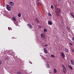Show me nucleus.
Masks as SVG:
<instances>
[{"mask_svg":"<svg viewBox=\"0 0 74 74\" xmlns=\"http://www.w3.org/2000/svg\"><path fill=\"white\" fill-rule=\"evenodd\" d=\"M7 7H6V9L9 11H11V8L10 7V5H6Z\"/></svg>","mask_w":74,"mask_h":74,"instance_id":"1","label":"nucleus"},{"mask_svg":"<svg viewBox=\"0 0 74 74\" xmlns=\"http://www.w3.org/2000/svg\"><path fill=\"white\" fill-rule=\"evenodd\" d=\"M41 37L43 39V40H45V38H46V37H45V35L43 33H41L40 34Z\"/></svg>","mask_w":74,"mask_h":74,"instance_id":"2","label":"nucleus"},{"mask_svg":"<svg viewBox=\"0 0 74 74\" xmlns=\"http://www.w3.org/2000/svg\"><path fill=\"white\" fill-rule=\"evenodd\" d=\"M27 25L29 27V29H33V27H32V25L28 24H27Z\"/></svg>","mask_w":74,"mask_h":74,"instance_id":"3","label":"nucleus"},{"mask_svg":"<svg viewBox=\"0 0 74 74\" xmlns=\"http://www.w3.org/2000/svg\"><path fill=\"white\" fill-rule=\"evenodd\" d=\"M61 55L62 58H65V55L64 54V53L62 52L61 53Z\"/></svg>","mask_w":74,"mask_h":74,"instance_id":"4","label":"nucleus"},{"mask_svg":"<svg viewBox=\"0 0 74 74\" xmlns=\"http://www.w3.org/2000/svg\"><path fill=\"white\" fill-rule=\"evenodd\" d=\"M65 51L66 52H67V53H68L69 52V49H68L67 48H65Z\"/></svg>","mask_w":74,"mask_h":74,"instance_id":"5","label":"nucleus"},{"mask_svg":"<svg viewBox=\"0 0 74 74\" xmlns=\"http://www.w3.org/2000/svg\"><path fill=\"white\" fill-rule=\"evenodd\" d=\"M44 52L45 53H48V52L47 51V50L46 48H45L44 49Z\"/></svg>","mask_w":74,"mask_h":74,"instance_id":"6","label":"nucleus"},{"mask_svg":"<svg viewBox=\"0 0 74 74\" xmlns=\"http://www.w3.org/2000/svg\"><path fill=\"white\" fill-rule=\"evenodd\" d=\"M68 66L69 67L70 69L71 70H73V67H72V66L70 65L69 64H68Z\"/></svg>","mask_w":74,"mask_h":74,"instance_id":"7","label":"nucleus"},{"mask_svg":"<svg viewBox=\"0 0 74 74\" xmlns=\"http://www.w3.org/2000/svg\"><path fill=\"white\" fill-rule=\"evenodd\" d=\"M63 71L64 73L65 74L67 72V70H66V68H65L64 69H63Z\"/></svg>","mask_w":74,"mask_h":74,"instance_id":"8","label":"nucleus"},{"mask_svg":"<svg viewBox=\"0 0 74 74\" xmlns=\"http://www.w3.org/2000/svg\"><path fill=\"white\" fill-rule=\"evenodd\" d=\"M71 64H72V65H74V62L73 60H71Z\"/></svg>","mask_w":74,"mask_h":74,"instance_id":"9","label":"nucleus"},{"mask_svg":"<svg viewBox=\"0 0 74 74\" xmlns=\"http://www.w3.org/2000/svg\"><path fill=\"white\" fill-rule=\"evenodd\" d=\"M9 3L10 4H11L12 6H14V4L13 3V2L10 1Z\"/></svg>","mask_w":74,"mask_h":74,"instance_id":"10","label":"nucleus"},{"mask_svg":"<svg viewBox=\"0 0 74 74\" xmlns=\"http://www.w3.org/2000/svg\"><path fill=\"white\" fill-rule=\"evenodd\" d=\"M48 23H49V25H52V21H49L48 22Z\"/></svg>","mask_w":74,"mask_h":74,"instance_id":"11","label":"nucleus"},{"mask_svg":"<svg viewBox=\"0 0 74 74\" xmlns=\"http://www.w3.org/2000/svg\"><path fill=\"white\" fill-rule=\"evenodd\" d=\"M43 59L45 62H47V61H48V60L47 59V58L45 57H44Z\"/></svg>","mask_w":74,"mask_h":74,"instance_id":"12","label":"nucleus"},{"mask_svg":"<svg viewBox=\"0 0 74 74\" xmlns=\"http://www.w3.org/2000/svg\"><path fill=\"white\" fill-rule=\"evenodd\" d=\"M57 11L58 12H59V13H60V12L61 11V10H60L59 9L57 8Z\"/></svg>","mask_w":74,"mask_h":74,"instance_id":"13","label":"nucleus"},{"mask_svg":"<svg viewBox=\"0 0 74 74\" xmlns=\"http://www.w3.org/2000/svg\"><path fill=\"white\" fill-rule=\"evenodd\" d=\"M54 73H57V71L56 70V69H55V68L54 69Z\"/></svg>","mask_w":74,"mask_h":74,"instance_id":"14","label":"nucleus"},{"mask_svg":"<svg viewBox=\"0 0 74 74\" xmlns=\"http://www.w3.org/2000/svg\"><path fill=\"white\" fill-rule=\"evenodd\" d=\"M13 19L15 21V22H16V19H15V17H12Z\"/></svg>","mask_w":74,"mask_h":74,"instance_id":"15","label":"nucleus"},{"mask_svg":"<svg viewBox=\"0 0 74 74\" xmlns=\"http://www.w3.org/2000/svg\"><path fill=\"white\" fill-rule=\"evenodd\" d=\"M17 73L18 74H21L22 73V72L21 71H18Z\"/></svg>","mask_w":74,"mask_h":74,"instance_id":"16","label":"nucleus"},{"mask_svg":"<svg viewBox=\"0 0 74 74\" xmlns=\"http://www.w3.org/2000/svg\"><path fill=\"white\" fill-rule=\"evenodd\" d=\"M70 14L72 16L73 18L74 19V15H73V13L71 12H70Z\"/></svg>","mask_w":74,"mask_h":74,"instance_id":"17","label":"nucleus"},{"mask_svg":"<svg viewBox=\"0 0 74 74\" xmlns=\"http://www.w3.org/2000/svg\"><path fill=\"white\" fill-rule=\"evenodd\" d=\"M8 60H9V58H8V57L5 58V60L6 61H7Z\"/></svg>","mask_w":74,"mask_h":74,"instance_id":"18","label":"nucleus"},{"mask_svg":"<svg viewBox=\"0 0 74 74\" xmlns=\"http://www.w3.org/2000/svg\"><path fill=\"white\" fill-rule=\"evenodd\" d=\"M37 5H42L40 3L38 2V3H37Z\"/></svg>","mask_w":74,"mask_h":74,"instance_id":"19","label":"nucleus"},{"mask_svg":"<svg viewBox=\"0 0 74 74\" xmlns=\"http://www.w3.org/2000/svg\"><path fill=\"white\" fill-rule=\"evenodd\" d=\"M18 17H21V13L19 12V14H18Z\"/></svg>","mask_w":74,"mask_h":74,"instance_id":"20","label":"nucleus"},{"mask_svg":"<svg viewBox=\"0 0 74 74\" xmlns=\"http://www.w3.org/2000/svg\"><path fill=\"white\" fill-rule=\"evenodd\" d=\"M62 67H63V69H66V67H65V66H64V65L63 64H62Z\"/></svg>","mask_w":74,"mask_h":74,"instance_id":"21","label":"nucleus"},{"mask_svg":"<svg viewBox=\"0 0 74 74\" xmlns=\"http://www.w3.org/2000/svg\"><path fill=\"white\" fill-rule=\"evenodd\" d=\"M46 67L47 68H49V65L48 64H47Z\"/></svg>","mask_w":74,"mask_h":74,"instance_id":"22","label":"nucleus"},{"mask_svg":"<svg viewBox=\"0 0 74 74\" xmlns=\"http://www.w3.org/2000/svg\"><path fill=\"white\" fill-rule=\"evenodd\" d=\"M44 32H47V29L44 28Z\"/></svg>","mask_w":74,"mask_h":74,"instance_id":"23","label":"nucleus"},{"mask_svg":"<svg viewBox=\"0 0 74 74\" xmlns=\"http://www.w3.org/2000/svg\"><path fill=\"white\" fill-rule=\"evenodd\" d=\"M50 56L52 57V58H55V56L53 55H51Z\"/></svg>","mask_w":74,"mask_h":74,"instance_id":"24","label":"nucleus"},{"mask_svg":"<svg viewBox=\"0 0 74 74\" xmlns=\"http://www.w3.org/2000/svg\"><path fill=\"white\" fill-rule=\"evenodd\" d=\"M56 15L58 16H59V13H58V12H56Z\"/></svg>","mask_w":74,"mask_h":74,"instance_id":"25","label":"nucleus"},{"mask_svg":"<svg viewBox=\"0 0 74 74\" xmlns=\"http://www.w3.org/2000/svg\"><path fill=\"white\" fill-rule=\"evenodd\" d=\"M11 53H12V55H15V53H14L13 51H12Z\"/></svg>","mask_w":74,"mask_h":74,"instance_id":"26","label":"nucleus"},{"mask_svg":"<svg viewBox=\"0 0 74 74\" xmlns=\"http://www.w3.org/2000/svg\"><path fill=\"white\" fill-rule=\"evenodd\" d=\"M51 9H53V5H51Z\"/></svg>","mask_w":74,"mask_h":74,"instance_id":"27","label":"nucleus"},{"mask_svg":"<svg viewBox=\"0 0 74 74\" xmlns=\"http://www.w3.org/2000/svg\"><path fill=\"white\" fill-rule=\"evenodd\" d=\"M48 15H49V16H52V15L50 13H49Z\"/></svg>","mask_w":74,"mask_h":74,"instance_id":"28","label":"nucleus"},{"mask_svg":"<svg viewBox=\"0 0 74 74\" xmlns=\"http://www.w3.org/2000/svg\"><path fill=\"white\" fill-rule=\"evenodd\" d=\"M10 29H11V28L10 27H8V29L9 30H10Z\"/></svg>","mask_w":74,"mask_h":74,"instance_id":"29","label":"nucleus"},{"mask_svg":"<svg viewBox=\"0 0 74 74\" xmlns=\"http://www.w3.org/2000/svg\"><path fill=\"white\" fill-rule=\"evenodd\" d=\"M2 63V61H0V65Z\"/></svg>","mask_w":74,"mask_h":74,"instance_id":"30","label":"nucleus"},{"mask_svg":"<svg viewBox=\"0 0 74 74\" xmlns=\"http://www.w3.org/2000/svg\"><path fill=\"white\" fill-rule=\"evenodd\" d=\"M69 45H72V43H69Z\"/></svg>","mask_w":74,"mask_h":74,"instance_id":"31","label":"nucleus"},{"mask_svg":"<svg viewBox=\"0 0 74 74\" xmlns=\"http://www.w3.org/2000/svg\"><path fill=\"white\" fill-rule=\"evenodd\" d=\"M72 40L73 41H74V38H72Z\"/></svg>","mask_w":74,"mask_h":74,"instance_id":"32","label":"nucleus"},{"mask_svg":"<svg viewBox=\"0 0 74 74\" xmlns=\"http://www.w3.org/2000/svg\"><path fill=\"white\" fill-rule=\"evenodd\" d=\"M72 51L73 52H74V51L73 49L72 50Z\"/></svg>","mask_w":74,"mask_h":74,"instance_id":"33","label":"nucleus"},{"mask_svg":"<svg viewBox=\"0 0 74 74\" xmlns=\"http://www.w3.org/2000/svg\"><path fill=\"white\" fill-rule=\"evenodd\" d=\"M45 47H47L48 46V45H45Z\"/></svg>","mask_w":74,"mask_h":74,"instance_id":"34","label":"nucleus"},{"mask_svg":"<svg viewBox=\"0 0 74 74\" xmlns=\"http://www.w3.org/2000/svg\"><path fill=\"white\" fill-rule=\"evenodd\" d=\"M29 63H31V64H32V63L31 62L29 61Z\"/></svg>","mask_w":74,"mask_h":74,"instance_id":"35","label":"nucleus"},{"mask_svg":"<svg viewBox=\"0 0 74 74\" xmlns=\"http://www.w3.org/2000/svg\"><path fill=\"white\" fill-rule=\"evenodd\" d=\"M67 28L68 29H69V27H67Z\"/></svg>","mask_w":74,"mask_h":74,"instance_id":"36","label":"nucleus"},{"mask_svg":"<svg viewBox=\"0 0 74 74\" xmlns=\"http://www.w3.org/2000/svg\"><path fill=\"white\" fill-rule=\"evenodd\" d=\"M58 1H60V0H58Z\"/></svg>","mask_w":74,"mask_h":74,"instance_id":"37","label":"nucleus"},{"mask_svg":"<svg viewBox=\"0 0 74 74\" xmlns=\"http://www.w3.org/2000/svg\"><path fill=\"white\" fill-rule=\"evenodd\" d=\"M8 55H11V54H8Z\"/></svg>","mask_w":74,"mask_h":74,"instance_id":"38","label":"nucleus"},{"mask_svg":"<svg viewBox=\"0 0 74 74\" xmlns=\"http://www.w3.org/2000/svg\"><path fill=\"white\" fill-rule=\"evenodd\" d=\"M32 24L33 25L34 24H33V23H32Z\"/></svg>","mask_w":74,"mask_h":74,"instance_id":"39","label":"nucleus"},{"mask_svg":"<svg viewBox=\"0 0 74 74\" xmlns=\"http://www.w3.org/2000/svg\"><path fill=\"white\" fill-rule=\"evenodd\" d=\"M38 0V1H39V0Z\"/></svg>","mask_w":74,"mask_h":74,"instance_id":"40","label":"nucleus"},{"mask_svg":"<svg viewBox=\"0 0 74 74\" xmlns=\"http://www.w3.org/2000/svg\"><path fill=\"white\" fill-rule=\"evenodd\" d=\"M11 30H12V29H11Z\"/></svg>","mask_w":74,"mask_h":74,"instance_id":"41","label":"nucleus"}]
</instances>
